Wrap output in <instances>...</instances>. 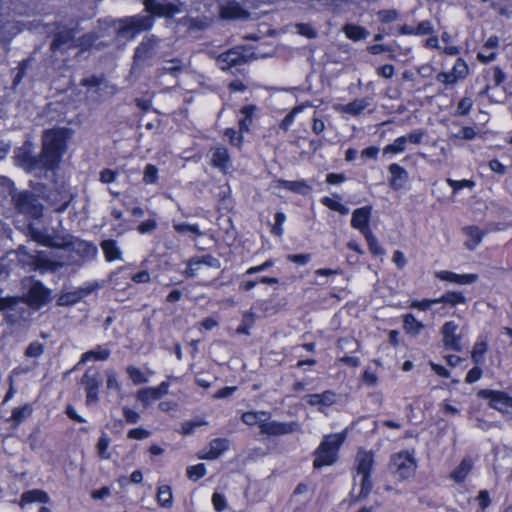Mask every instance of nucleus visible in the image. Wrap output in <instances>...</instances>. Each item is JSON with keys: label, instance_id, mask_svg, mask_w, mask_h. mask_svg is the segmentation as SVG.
<instances>
[{"label": "nucleus", "instance_id": "3", "mask_svg": "<svg viewBox=\"0 0 512 512\" xmlns=\"http://www.w3.org/2000/svg\"><path fill=\"white\" fill-rule=\"evenodd\" d=\"M242 421L249 425H258L262 434L268 436H283L300 432L301 424L295 421L278 422L271 421L269 413L265 411H248L242 415Z\"/></svg>", "mask_w": 512, "mask_h": 512}, {"label": "nucleus", "instance_id": "27", "mask_svg": "<svg viewBox=\"0 0 512 512\" xmlns=\"http://www.w3.org/2000/svg\"><path fill=\"white\" fill-rule=\"evenodd\" d=\"M369 105L370 102L366 98L356 99L348 104L336 106V110L341 113L356 116L362 113Z\"/></svg>", "mask_w": 512, "mask_h": 512}, {"label": "nucleus", "instance_id": "40", "mask_svg": "<svg viewBox=\"0 0 512 512\" xmlns=\"http://www.w3.org/2000/svg\"><path fill=\"white\" fill-rule=\"evenodd\" d=\"M106 376V390L107 392H120L122 385L118 379V374L114 368H108L105 371Z\"/></svg>", "mask_w": 512, "mask_h": 512}, {"label": "nucleus", "instance_id": "1", "mask_svg": "<svg viewBox=\"0 0 512 512\" xmlns=\"http://www.w3.org/2000/svg\"><path fill=\"white\" fill-rule=\"evenodd\" d=\"M68 137V130L65 128L47 130L43 135L41 154L38 157L32 156L30 147L24 145L16 155L18 165L36 176L52 171L66 151Z\"/></svg>", "mask_w": 512, "mask_h": 512}, {"label": "nucleus", "instance_id": "63", "mask_svg": "<svg viewBox=\"0 0 512 512\" xmlns=\"http://www.w3.org/2000/svg\"><path fill=\"white\" fill-rule=\"evenodd\" d=\"M42 353L43 345L38 342H33L28 346L25 354L27 357H39Z\"/></svg>", "mask_w": 512, "mask_h": 512}, {"label": "nucleus", "instance_id": "60", "mask_svg": "<svg viewBox=\"0 0 512 512\" xmlns=\"http://www.w3.org/2000/svg\"><path fill=\"white\" fill-rule=\"evenodd\" d=\"M378 16L383 23H391L397 19L398 13L396 10H381Z\"/></svg>", "mask_w": 512, "mask_h": 512}, {"label": "nucleus", "instance_id": "19", "mask_svg": "<svg viewBox=\"0 0 512 512\" xmlns=\"http://www.w3.org/2000/svg\"><path fill=\"white\" fill-rule=\"evenodd\" d=\"M82 383L85 386L87 401L97 402L98 401V390L99 381L97 373L92 370H87L82 378Z\"/></svg>", "mask_w": 512, "mask_h": 512}, {"label": "nucleus", "instance_id": "34", "mask_svg": "<svg viewBox=\"0 0 512 512\" xmlns=\"http://www.w3.org/2000/svg\"><path fill=\"white\" fill-rule=\"evenodd\" d=\"M403 328L407 334L416 336L424 329V324L409 313L403 316Z\"/></svg>", "mask_w": 512, "mask_h": 512}, {"label": "nucleus", "instance_id": "9", "mask_svg": "<svg viewBox=\"0 0 512 512\" xmlns=\"http://www.w3.org/2000/svg\"><path fill=\"white\" fill-rule=\"evenodd\" d=\"M469 73L466 62L458 58L450 72H440L436 76V80L442 84L453 85L460 80H464Z\"/></svg>", "mask_w": 512, "mask_h": 512}, {"label": "nucleus", "instance_id": "59", "mask_svg": "<svg viewBox=\"0 0 512 512\" xmlns=\"http://www.w3.org/2000/svg\"><path fill=\"white\" fill-rule=\"evenodd\" d=\"M424 131L421 129L414 130L408 135H403L405 137L406 143H412V144H420L424 138Z\"/></svg>", "mask_w": 512, "mask_h": 512}, {"label": "nucleus", "instance_id": "51", "mask_svg": "<svg viewBox=\"0 0 512 512\" xmlns=\"http://www.w3.org/2000/svg\"><path fill=\"white\" fill-rule=\"evenodd\" d=\"M143 181L146 184H155L158 181V169L153 164H147L144 169Z\"/></svg>", "mask_w": 512, "mask_h": 512}, {"label": "nucleus", "instance_id": "58", "mask_svg": "<svg viewBox=\"0 0 512 512\" xmlns=\"http://www.w3.org/2000/svg\"><path fill=\"white\" fill-rule=\"evenodd\" d=\"M212 504L214 506V509L217 512H221V511L225 510L227 507V502H226L225 497L222 494L217 493V492H215L212 495Z\"/></svg>", "mask_w": 512, "mask_h": 512}, {"label": "nucleus", "instance_id": "7", "mask_svg": "<svg viewBox=\"0 0 512 512\" xmlns=\"http://www.w3.org/2000/svg\"><path fill=\"white\" fill-rule=\"evenodd\" d=\"M17 211L31 218H39L42 215L43 206L34 194L23 191L12 196Z\"/></svg>", "mask_w": 512, "mask_h": 512}, {"label": "nucleus", "instance_id": "29", "mask_svg": "<svg viewBox=\"0 0 512 512\" xmlns=\"http://www.w3.org/2000/svg\"><path fill=\"white\" fill-rule=\"evenodd\" d=\"M101 249L104 253L105 259L108 262L121 260L122 259V251L118 247L115 240H104L101 243Z\"/></svg>", "mask_w": 512, "mask_h": 512}, {"label": "nucleus", "instance_id": "25", "mask_svg": "<svg viewBox=\"0 0 512 512\" xmlns=\"http://www.w3.org/2000/svg\"><path fill=\"white\" fill-rule=\"evenodd\" d=\"M474 466V461L470 456L464 457L460 464L450 473V479L456 483L463 482Z\"/></svg>", "mask_w": 512, "mask_h": 512}, {"label": "nucleus", "instance_id": "47", "mask_svg": "<svg viewBox=\"0 0 512 512\" xmlns=\"http://www.w3.org/2000/svg\"><path fill=\"white\" fill-rule=\"evenodd\" d=\"M446 183L452 188L454 195L464 188L473 189L475 187V182L468 179L454 180L447 178Z\"/></svg>", "mask_w": 512, "mask_h": 512}, {"label": "nucleus", "instance_id": "22", "mask_svg": "<svg viewBox=\"0 0 512 512\" xmlns=\"http://www.w3.org/2000/svg\"><path fill=\"white\" fill-rule=\"evenodd\" d=\"M391 178L390 185L395 190H400L405 187L408 182V172L400 165L393 163L388 168Z\"/></svg>", "mask_w": 512, "mask_h": 512}, {"label": "nucleus", "instance_id": "17", "mask_svg": "<svg viewBox=\"0 0 512 512\" xmlns=\"http://www.w3.org/2000/svg\"><path fill=\"white\" fill-rule=\"evenodd\" d=\"M159 39L155 36L145 38L140 45L136 48L135 59L137 61H144L153 57L157 52Z\"/></svg>", "mask_w": 512, "mask_h": 512}, {"label": "nucleus", "instance_id": "8", "mask_svg": "<svg viewBox=\"0 0 512 512\" xmlns=\"http://www.w3.org/2000/svg\"><path fill=\"white\" fill-rule=\"evenodd\" d=\"M390 469L400 479H406L414 475L416 461L411 453L402 451L392 456Z\"/></svg>", "mask_w": 512, "mask_h": 512}, {"label": "nucleus", "instance_id": "4", "mask_svg": "<svg viewBox=\"0 0 512 512\" xmlns=\"http://www.w3.org/2000/svg\"><path fill=\"white\" fill-rule=\"evenodd\" d=\"M345 439V431L324 436L323 440L314 452V467L319 469L324 466L333 465L337 461L338 451Z\"/></svg>", "mask_w": 512, "mask_h": 512}, {"label": "nucleus", "instance_id": "49", "mask_svg": "<svg viewBox=\"0 0 512 512\" xmlns=\"http://www.w3.org/2000/svg\"><path fill=\"white\" fill-rule=\"evenodd\" d=\"M438 304V299H422V300H412L409 307L412 309H417L419 311H428L432 308L433 305Z\"/></svg>", "mask_w": 512, "mask_h": 512}, {"label": "nucleus", "instance_id": "38", "mask_svg": "<svg viewBox=\"0 0 512 512\" xmlns=\"http://www.w3.org/2000/svg\"><path fill=\"white\" fill-rule=\"evenodd\" d=\"M438 304L443 303L447 304L451 307H454L458 304H464L466 302V298L461 292L450 291L442 296L438 297Z\"/></svg>", "mask_w": 512, "mask_h": 512}, {"label": "nucleus", "instance_id": "55", "mask_svg": "<svg viewBox=\"0 0 512 512\" xmlns=\"http://www.w3.org/2000/svg\"><path fill=\"white\" fill-rule=\"evenodd\" d=\"M225 136L228 138L231 145L236 147H240L242 145L243 136L240 132H237L232 128H228L225 131Z\"/></svg>", "mask_w": 512, "mask_h": 512}, {"label": "nucleus", "instance_id": "32", "mask_svg": "<svg viewBox=\"0 0 512 512\" xmlns=\"http://www.w3.org/2000/svg\"><path fill=\"white\" fill-rule=\"evenodd\" d=\"M48 501L49 496L46 492L39 489H34L22 494L20 504L23 506L34 502L47 503Z\"/></svg>", "mask_w": 512, "mask_h": 512}, {"label": "nucleus", "instance_id": "2", "mask_svg": "<svg viewBox=\"0 0 512 512\" xmlns=\"http://www.w3.org/2000/svg\"><path fill=\"white\" fill-rule=\"evenodd\" d=\"M145 9L147 14H140L127 17L119 21L118 34L121 37L133 39L137 34L152 28L154 19L151 14L157 16H171L181 12L177 7L164 5L155 0H145Z\"/></svg>", "mask_w": 512, "mask_h": 512}, {"label": "nucleus", "instance_id": "52", "mask_svg": "<svg viewBox=\"0 0 512 512\" xmlns=\"http://www.w3.org/2000/svg\"><path fill=\"white\" fill-rule=\"evenodd\" d=\"M206 473V467L204 464L200 463L197 465L189 466L187 468V476L192 481H197L201 477H203Z\"/></svg>", "mask_w": 512, "mask_h": 512}, {"label": "nucleus", "instance_id": "50", "mask_svg": "<svg viewBox=\"0 0 512 512\" xmlns=\"http://www.w3.org/2000/svg\"><path fill=\"white\" fill-rule=\"evenodd\" d=\"M173 228L178 233H193L197 235H203V233L199 229L198 224H189V223H173Z\"/></svg>", "mask_w": 512, "mask_h": 512}, {"label": "nucleus", "instance_id": "31", "mask_svg": "<svg viewBox=\"0 0 512 512\" xmlns=\"http://www.w3.org/2000/svg\"><path fill=\"white\" fill-rule=\"evenodd\" d=\"M256 110H257V107L252 104L245 105L241 108V110H240L241 117L239 118V127H240L241 132L249 130Z\"/></svg>", "mask_w": 512, "mask_h": 512}, {"label": "nucleus", "instance_id": "56", "mask_svg": "<svg viewBox=\"0 0 512 512\" xmlns=\"http://www.w3.org/2000/svg\"><path fill=\"white\" fill-rule=\"evenodd\" d=\"M473 106V100L471 97H464L460 100V102L458 103V106H457V109H456V113L458 115H466L469 113V111L471 110Z\"/></svg>", "mask_w": 512, "mask_h": 512}, {"label": "nucleus", "instance_id": "42", "mask_svg": "<svg viewBox=\"0 0 512 512\" xmlns=\"http://www.w3.org/2000/svg\"><path fill=\"white\" fill-rule=\"evenodd\" d=\"M32 237L34 238L35 241L42 243L43 245L49 246V247L64 248L68 245V243L64 242V241L61 243H58L51 236L46 235L39 231L33 230Z\"/></svg>", "mask_w": 512, "mask_h": 512}, {"label": "nucleus", "instance_id": "45", "mask_svg": "<svg viewBox=\"0 0 512 512\" xmlns=\"http://www.w3.org/2000/svg\"><path fill=\"white\" fill-rule=\"evenodd\" d=\"M110 445V438L106 433H102L96 445L99 458L107 460L111 457L108 447Z\"/></svg>", "mask_w": 512, "mask_h": 512}, {"label": "nucleus", "instance_id": "46", "mask_svg": "<svg viewBox=\"0 0 512 512\" xmlns=\"http://www.w3.org/2000/svg\"><path fill=\"white\" fill-rule=\"evenodd\" d=\"M365 240L367 241V244L369 246L370 252L375 256H382L385 253L384 248L379 244L376 236L371 231L365 235H363Z\"/></svg>", "mask_w": 512, "mask_h": 512}, {"label": "nucleus", "instance_id": "6", "mask_svg": "<svg viewBox=\"0 0 512 512\" xmlns=\"http://www.w3.org/2000/svg\"><path fill=\"white\" fill-rule=\"evenodd\" d=\"M254 57V53L250 48L244 46H236L228 51L220 54L216 63L221 70H229L248 62Z\"/></svg>", "mask_w": 512, "mask_h": 512}, {"label": "nucleus", "instance_id": "16", "mask_svg": "<svg viewBox=\"0 0 512 512\" xmlns=\"http://www.w3.org/2000/svg\"><path fill=\"white\" fill-rule=\"evenodd\" d=\"M304 400L311 406H317L318 410L324 412L327 407H330L336 402V394L331 390L324 391L320 394H308Z\"/></svg>", "mask_w": 512, "mask_h": 512}, {"label": "nucleus", "instance_id": "24", "mask_svg": "<svg viewBox=\"0 0 512 512\" xmlns=\"http://www.w3.org/2000/svg\"><path fill=\"white\" fill-rule=\"evenodd\" d=\"M248 13L236 2H227L220 8V17L226 20L244 19Z\"/></svg>", "mask_w": 512, "mask_h": 512}, {"label": "nucleus", "instance_id": "36", "mask_svg": "<svg viewBox=\"0 0 512 512\" xmlns=\"http://www.w3.org/2000/svg\"><path fill=\"white\" fill-rule=\"evenodd\" d=\"M321 203L341 215H347L349 213V208L341 202L339 195H335L334 197L324 196L321 198Z\"/></svg>", "mask_w": 512, "mask_h": 512}, {"label": "nucleus", "instance_id": "43", "mask_svg": "<svg viewBox=\"0 0 512 512\" xmlns=\"http://www.w3.org/2000/svg\"><path fill=\"white\" fill-rule=\"evenodd\" d=\"M32 411H33V409L31 407V405H29V404H25L21 407H17L15 409H13V411H12L11 420L16 425H18L21 422H23L25 419L30 417L32 414Z\"/></svg>", "mask_w": 512, "mask_h": 512}, {"label": "nucleus", "instance_id": "57", "mask_svg": "<svg viewBox=\"0 0 512 512\" xmlns=\"http://www.w3.org/2000/svg\"><path fill=\"white\" fill-rule=\"evenodd\" d=\"M252 322H253V314L251 312L244 313V315H243V322L237 328V333L248 335L249 334L250 324Z\"/></svg>", "mask_w": 512, "mask_h": 512}, {"label": "nucleus", "instance_id": "41", "mask_svg": "<svg viewBox=\"0 0 512 512\" xmlns=\"http://www.w3.org/2000/svg\"><path fill=\"white\" fill-rule=\"evenodd\" d=\"M126 373L129 379L135 385L145 384L149 382V377L138 367L129 365L126 368Z\"/></svg>", "mask_w": 512, "mask_h": 512}, {"label": "nucleus", "instance_id": "20", "mask_svg": "<svg viewBox=\"0 0 512 512\" xmlns=\"http://www.w3.org/2000/svg\"><path fill=\"white\" fill-rule=\"evenodd\" d=\"M272 187L274 189L284 188L291 192L301 194V195H307L312 190L311 186L305 180L288 181V180L277 179V180L273 181Z\"/></svg>", "mask_w": 512, "mask_h": 512}, {"label": "nucleus", "instance_id": "64", "mask_svg": "<svg viewBox=\"0 0 512 512\" xmlns=\"http://www.w3.org/2000/svg\"><path fill=\"white\" fill-rule=\"evenodd\" d=\"M496 52L495 51H489L482 47V49L478 52L477 58L482 63H488L495 59Z\"/></svg>", "mask_w": 512, "mask_h": 512}, {"label": "nucleus", "instance_id": "53", "mask_svg": "<svg viewBox=\"0 0 512 512\" xmlns=\"http://www.w3.org/2000/svg\"><path fill=\"white\" fill-rule=\"evenodd\" d=\"M185 68V66L182 64L179 60H171L167 61L163 67L162 72L166 74H172L176 75L178 72L182 71Z\"/></svg>", "mask_w": 512, "mask_h": 512}, {"label": "nucleus", "instance_id": "37", "mask_svg": "<svg viewBox=\"0 0 512 512\" xmlns=\"http://www.w3.org/2000/svg\"><path fill=\"white\" fill-rule=\"evenodd\" d=\"M157 502L160 506L170 508L173 505V495L171 487L168 485H161L157 489L156 495Z\"/></svg>", "mask_w": 512, "mask_h": 512}, {"label": "nucleus", "instance_id": "35", "mask_svg": "<svg viewBox=\"0 0 512 512\" xmlns=\"http://www.w3.org/2000/svg\"><path fill=\"white\" fill-rule=\"evenodd\" d=\"M488 340L485 336L480 335L473 347L471 358L475 364H481L487 351Z\"/></svg>", "mask_w": 512, "mask_h": 512}, {"label": "nucleus", "instance_id": "54", "mask_svg": "<svg viewBox=\"0 0 512 512\" xmlns=\"http://www.w3.org/2000/svg\"><path fill=\"white\" fill-rule=\"evenodd\" d=\"M295 28L298 34L305 36L307 38L312 39L317 36L316 30L310 24L299 23L296 24Z\"/></svg>", "mask_w": 512, "mask_h": 512}, {"label": "nucleus", "instance_id": "26", "mask_svg": "<svg viewBox=\"0 0 512 512\" xmlns=\"http://www.w3.org/2000/svg\"><path fill=\"white\" fill-rule=\"evenodd\" d=\"M212 165L223 172H226L231 167V159L226 148L216 147L213 149Z\"/></svg>", "mask_w": 512, "mask_h": 512}, {"label": "nucleus", "instance_id": "12", "mask_svg": "<svg viewBox=\"0 0 512 512\" xmlns=\"http://www.w3.org/2000/svg\"><path fill=\"white\" fill-rule=\"evenodd\" d=\"M206 266L209 268L219 269L220 261L212 255H204L202 257H193L188 261L185 274L188 277H195Z\"/></svg>", "mask_w": 512, "mask_h": 512}, {"label": "nucleus", "instance_id": "11", "mask_svg": "<svg viewBox=\"0 0 512 512\" xmlns=\"http://www.w3.org/2000/svg\"><path fill=\"white\" fill-rule=\"evenodd\" d=\"M372 216V207L371 206H363L355 209L352 212L351 217V226L352 228L358 230L362 235H365L371 232V228L369 226L370 219Z\"/></svg>", "mask_w": 512, "mask_h": 512}, {"label": "nucleus", "instance_id": "61", "mask_svg": "<svg viewBox=\"0 0 512 512\" xmlns=\"http://www.w3.org/2000/svg\"><path fill=\"white\" fill-rule=\"evenodd\" d=\"M123 415L126 422L130 424H135L140 419L139 413L127 406L123 407Z\"/></svg>", "mask_w": 512, "mask_h": 512}, {"label": "nucleus", "instance_id": "13", "mask_svg": "<svg viewBox=\"0 0 512 512\" xmlns=\"http://www.w3.org/2000/svg\"><path fill=\"white\" fill-rule=\"evenodd\" d=\"M479 395L490 400V406L502 413L512 408V399L504 392L481 390Z\"/></svg>", "mask_w": 512, "mask_h": 512}, {"label": "nucleus", "instance_id": "5", "mask_svg": "<svg viewBox=\"0 0 512 512\" xmlns=\"http://www.w3.org/2000/svg\"><path fill=\"white\" fill-rule=\"evenodd\" d=\"M374 460L371 452L359 451L356 458L355 482L360 485L359 497H366L372 489L370 473Z\"/></svg>", "mask_w": 512, "mask_h": 512}, {"label": "nucleus", "instance_id": "23", "mask_svg": "<svg viewBox=\"0 0 512 512\" xmlns=\"http://www.w3.org/2000/svg\"><path fill=\"white\" fill-rule=\"evenodd\" d=\"M98 287L99 286L97 283L87 284L85 286L78 288L77 290H75L73 292L63 295L60 298V301L62 304H74V303L80 301L82 298L86 297L87 295L91 294Z\"/></svg>", "mask_w": 512, "mask_h": 512}, {"label": "nucleus", "instance_id": "14", "mask_svg": "<svg viewBox=\"0 0 512 512\" xmlns=\"http://www.w3.org/2000/svg\"><path fill=\"white\" fill-rule=\"evenodd\" d=\"M50 301V291L40 282H35L26 295V303L34 308H40Z\"/></svg>", "mask_w": 512, "mask_h": 512}, {"label": "nucleus", "instance_id": "21", "mask_svg": "<svg viewBox=\"0 0 512 512\" xmlns=\"http://www.w3.org/2000/svg\"><path fill=\"white\" fill-rule=\"evenodd\" d=\"M64 264L63 261L50 257L44 252H39L34 260L35 269L40 272L55 271Z\"/></svg>", "mask_w": 512, "mask_h": 512}, {"label": "nucleus", "instance_id": "48", "mask_svg": "<svg viewBox=\"0 0 512 512\" xmlns=\"http://www.w3.org/2000/svg\"><path fill=\"white\" fill-rule=\"evenodd\" d=\"M307 107V105H299L297 107H294L285 117L284 119L282 120L281 124H280V127L287 131L291 125L293 124L294 120H295V117L301 113L305 108Z\"/></svg>", "mask_w": 512, "mask_h": 512}, {"label": "nucleus", "instance_id": "15", "mask_svg": "<svg viewBox=\"0 0 512 512\" xmlns=\"http://www.w3.org/2000/svg\"><path fill=\"white\" fill-rule=\"evenodd\" d=\"M435 277L441 281L457 285H470L475 283L479 276L476 273L458 274L448 270H440L435 272Z\"/></svg>", "mask_w": 512, "mask_h": 512}, {"label": "nucleus", "instance_id": "44", "mask_svg": "<svg viewBox=\"0 0 512 512\" xmlns=\"http://www.w3.org/2000/svg\"><path fill=\"white\" fill-rule=\"evenodd\" d=\"M407 148L405 137H397L391 144L386 145L383 149L384 154H400Z\"/></svg>", "mask_w": 512, "mask_h": 512}, {"label": "nucleus", "instance_id": "39", "mask_svg": "<svg viewBox=\"0 0 512 512\" xmlns=\"http://www.w3.org/2000/svg\"><path fill=\"white\" fill-rule=\"evenodd\" d=\"M136 399L142 403L143 407H148L153 401L158 400V394L153 387L143 388L137 391Z\"/></svg>", "mask_w": 512, "mask_h": 512}, {"label": "nucleus", "instance_id": "33", "mask_svg": "<svg viewBox=\"0 0 512 512\" xmlns=\"http://www.w3.org/2000/svg\"><path fill=\"white\" fill-rule=\"evenodd\" d=\"M345 36L352 41H360L366 39L369 35V32L358 25L355 24H346L342 28Z\"/></svg>", "mask_w": 512, "mask_h": 512}, {"label": "nucleus", "instance_id": "30", "mask_svg": "<svg viewBox=\"0 0 512 512\" xmlns=\"http://www.w3.org/2000/svg\"><path fill=\"white\" fill-rule=\"evenodd\" d=\"M110 350L104 346H98L95 350H90L82 354L79 364H84L88 361H104L110 356Z\"/></svg>", "mask_w": 512, "mask_h": 512}, {"label": "nucleus", "instance_id": "18", "mask_svg": "<svg viewBox=\"0 0 512 512\" xmlns=\"http://www.w3.org/2000/svg\"><path fill=\"white\" fill-rule=\"evenodd\" d=\"M229 447V441L223 438L213 439L209 446L199 453L200 459L214 460L217 459Z\"/></svg>", "mask_w": 512, "mask_h": 512}, {"label": "nucleus", "instance_id": "62", "mask_svg": "<svg viewBox=\"0 0 512 512\" xmlns=\"http://www.w3.org/2000/svg\"><path fill=\"white\" fill-rule=\"evenodd\" d=\"M432 32H433V27H432L431 22L428 20L420 22L415 27L416 35H428V34H431Z\"/></svg>", "mask_w": 512, "mask_h": 512}, {"label": "nucleus", "instance_id": "10", "mask_svg": "<svg viewBox=\"0 0 512 512\" xmlns=\"http://www.w3.org/2000/svg\"><path fill=\"white\" fill-rule=\"evenodd\" d=\"M459 326L454 321H447L441 328L442 341L446 349L456 352L462 350L461 337L458 334Z\"/></svg>", "mask_w": 512, "mask_h": 512}, {"label": "nucleus", "instance_id": "28", "mask_svg": "<svg viewBox=\"0 0 512 512\" xmlns=\"http://www.w3.org/2000/svg\"><path fill=\"white\" fill-rule=\"evenodd\" d=\"M466 240L465 246L469 250H473L481 242L483 232L476 226H467L462 229Z\"/></svg>", "mask_w": 512, "mask_h": 512}]
</instances>
